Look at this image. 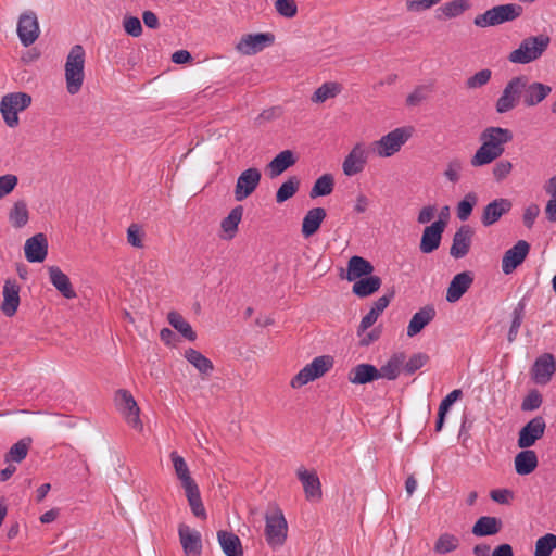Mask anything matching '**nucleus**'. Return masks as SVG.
Returning a JSON list of instances; mask_svg holds the SVG:
<instances>
[{"label":"nucleus","mask_w":556,"mask_h":556,"mask_svg":"<svg viewBox=\"0 0 556 556\" xmlns=\"http://www.w3.org/2000/svg\"><path fill=\"white\" fill-rule=\"evenodd\" d=\"M513 138V132L508 128L494 126L485 128L480 135L482 144L471 157V165L478 167L492 163L504 153L505 144Z\"/></svg>","instance_id":"1"},{"label":"nucleus","mask_w":556,"mask_h":556,"mask_svg":"<svg viewBox=\"0 0 556 556\" xmlns=\"http://www.w3.org/2000/svg\"><path fill=\"white\" fill-rule=\"evenodd\" d=\"M549 42L551 38L547 35L527 37L509 53L508 61L522 65L534 62L547 50Z\"/></svg>","instance_id":"2"},{"label":"nucleus","mask_w":556,"mask_h":556,"mask_svg":"<svg viewBox=\"0 0 556 556\" xmlns=\"http://www.w3.org/2000/svg\"><path fill=\"white\" fill-rule=\"evenodd\" d=\"M85 49L80 45L72 47L65 63L67 91L76 94L84 83Z\"/></svg>","instance_id":"3"},{"label":"nucleus","mask_w":556,"mask_h":556,"mask_svg":"<svg viewBox=\"0 0 556 556\" xmlns=\"http://www.w3.org/2000/svg\"><path fill=\"white\" fill-rule=\"evenodd\" d=\"M523 9L516 3L500 4L486 10L475 17L473 24L477 27L485 28L496 26L505 22H511L521 16Z\"/></svg>","instance_id":"4"},{"label":"nucleus","mask_w":556,"mask_h":556,"mask_svg":"<svg viewBox=\"0 0 556 556\" xmlns=\"http://www.w3.org/2000/svg\"><path fill=\"white\" fill-rule=\"evenodd\" d=\"M413 135L412 127H397L371 143V151L379 157H390L401 150Z\"/></svg>","instance_id":"5"},{"label":"nucleus","mask_w":556,"mask_h":556,"mask_svg":"<svg viewBox=\"0 0 556 556\" xmlns=\"http://www.w3.org/2000/svg\"><path fill=\"white\" fill-rule=\"evenodd\" d=\"M31 104V97L26 92H11L1 98L0 112L4 123L10 128L18 125V112L26 110Z\"/></svg>","instance_id":"6"},{"label":"nucleus","mask_w":556,"mask_h":556,"mask_svg":"<svg viewBox=\"0 0 556 556\" xmlns=\"http://www.w3.org/2000/svg\"><path fill=\"white\" fill-rule=\"evenodd\" d=\"M265 539L267 544L273 549L281 547L287 540L288 533V523L281 509L276 507L268 511L265 516Z\"/></svg>","instance_id":"7"},{"label":"nucleus","mask_w":556,"mask_h":556,"mask_svg":"<svg viewBox=\"0 0 556 556\" xmlns=\"http://www.w3.org/2000/svg\"><path fill=\"white\" fill-rule=\"evenodd\" d=\"M333 366V358L329 355H321L315 357L309 364L304 366L292 379L290 386L293 389L302 388L303 386L312 382L326 372Z\"/></svg>","instance_id":"8"},{"label":"nucleus","mask_w":556,"mask_h":556,"mask_svg":"<svg viewBox=\"0 0 556 556\" xmlns=\"http://www.w3.org/2000/svg\"><path fill=\"white\" fill-rule=\"evenodd\" d=\"M523 75L513 77L504 87L502 94L496 100L495 110L498 114H505L514 110L522 101Z\"/></svg>","instance_id":"9"},{"label":"nucleus","mask_w":556,"mask_h":556,"mask_svg":"<svg viewBox=\"0 0 556 556\" xmlns=\"http://www.w3.org/2000/svg\"><path fill=\"white\" fill-rule=\"evenodd\" d=\"M115 405L131 428L138 431L142 430L143 425L139 417L140 408L129 391L119 389L115 394Z\"/></svg>","instance_id":"10"},{"label":"nucleus","mask_w":556,"mask_h":556,"mask_svg":"<svg viewBox=\"0 0 556 556\" xmlns=\"http://www.w3.org/2000/svg\"><path fill=\"white\" fill-rule=\"evenodd\" d=\"M370 149L364 142H357L342 163V170L345 176L352 177L364 170Z\"/></svg>","instance_id":"11"},{"label":"nucleus","mask_w":556,"mask_h":556,"mask_svg":"<svg viewBox=\"0 0 556 556\" xmlns=\"http://www.w3.org/2000/svg\"><path fill=\"white\" fill-rule=\"evenodd\" d=\"M275 36L271 33L248 34L241 37L236 45V50L243 55H253L274 43Z\"/></svg>","instance_id":"12"},{"label":"nucleus","mask_w":556,"mask_h":556,"mask_svg":"<svg viewBox=\"0 0 556 556\" xmlns=\"http://www.w3.org/2000/svg\"><path fill=\"white\" fill-rule=\"evenodd\" d=\"M546 429L545 419L542 416H536L528 421L519 431L518 446L520 448H529L544 435Z\"/></svg>","instance_id":"13"},{"label":"nucleus","mask_w":556,"mask_h":556,"mask_svg":"<svg viewBox=\"0 0 556 556\" xmlns=\"http://www.w3.org/2000/svg\"><path fill=\"white\" fill-rule=\"evenodd\" d=\"M40 29L35 12L28 11L21 14L17 23V35L24 47H29L39 37Z\"/></svg>","instance_id":"14"},{"label":"nucleus","mask_w":556,"mask_h":556,"mask_svg":"<svg viewBox=\"0 0 556 556\" xmlns=\"http://www.w3.org/2000/svg\"><path fill=\"white\" fill-rule=\"evenodd\" d=\"M261 178L262 174L255 167L243 170L237 179L235 199L240 202L251 195L258 187Z\"/></svg>","instance_id":"15"},{"label":"nucleus","mask_w":556,"mask_h":556,"mask_svg":"<svg viewBox=\"0 0 556 556\" xmlns=\"http://www.w3.org/2000/svg\"><path fill=\"white\" fill-rule=\"evenodd\" d=\"M556 371V359L552 353H543L533 363L531 378L538 384H546Z\"/></svg>","instance_id":"16"},{"label":"nucleus","mask_w":556,"mask_h":556,"mask_svg":"<svg viewBox=\"0 0 556 556\" xmlns=\"http://www.w3.org/2000/svg\"><path fill=\"white\" fill-rule=\"evenodd\" d=\"M552 92V87L543 83H529V78L523 75L522 103L531 108L540 104Z\"/></svg>","instance_id":"17"},{"label":"nucleus","mask_w":556,"mask_h":556,"mask_svg":"<svg viewBox=\"0 0 556 556\" xmlns=\"http://www.w3.org/2000/svg\"><path fill=\"white\" fill-rule=\"evenodd\" d=\"M530 251V244L519 240L513 248L508 249L502 258V270L504 274H511L526 260Z\"/></svg>","instance_id":"18"},{"label":"nucleus","mask_w":556,"mask_h":556,"mask_svg":"<svg viewBox=\"0 0 556 556\" xmlns=\"http://www.w3.org/2000/svg\"><path fill=\"white\" fill-rule=\"evenodd\" d=\"M296 476L303 485L306 500L309 502H319L323 497V491L317 473L304 467H300L296 470Z\"/></svg>","instance_id":"19"},{"label":"nucleus","mask_w":556,"mask_h":556,"mask_svg":"<svg viewBox=\"0 0 556 556\" xmlns=\"http://www.w3.org/2000/svg\"><path fill=\"white\" fill-rule=\"evenodd\" d=\"M513 207V203L509 199L497 198L486 204L481 215V224L484 227H490L501 219V217L507 214Z\"/></svg>","instance_id":"20"},{"label":"nucleus","mask_w":556,"mask_h":556,"mask_svg":"<svg viewBox=\"0 0 556 556\" xmlns=\"http://www.w3.org/2000/svg\"><path fill=\"white\" fill-rule=\"evenodd\" d=\"M180 544L186 556H200L202 553V539L198 530L191 529L187 525L178 527Z\"/></svg>","instance_id":"21"},{"label":"nucleus","mask_w":556,"mask_h":556,"mask_svg":"<svg viewBox=\"0 0 556 556\" xmlns=\"http://www.w3.org/2000/svg\"><path fill=\"white\" fill-rule=\"evenodd\" d=\"M444 228L445 222L439 219L424 229L419 245L422 253H431L440 247Z\"/></svg>","instance_id":"22"},{"label":"nucleus","mask_w":556,"mask_h":556,"mask_svg":"<svg viewBox=\"0 0 556 556\" xmlns=\"http://www.w3.org/2000/svg\"><path fill=\"white\" fill-rule=\"evenodd\" d=\"M472 236V228L469 225H462L454 233L450 254L457 260L465 257L470 250Z\"/></svg>","instance_id":"23"},{"label":"nucleus","mask_w":556,"mask_h":556,"mask_svg":"<svg viewBox=\"0 0 556 556\" xmlns=\"http://www.w3.org/2000/svg\"><path fill=\"white\" fill-rule=\"evenodd\" d=\"M25 257L30 263L43 262L48 254V241L43 233L28 238L24 245Z\"/></svg>","instance_id":"24"},{"label":"nucleus","mask_w":556,"mask_h":556,"mask_svg":"<svg viewBox=\"0 0 556 556\" xmlns=\"http://www.w3.org/2000/svg\"><path fill=\"white\" fill-rule=\"evenodd\" d=\"M20 306V286L15 280H5L1 311L7 317L15 315Z\"/></svg>","instance_id":"25"},{"label":"nucleus","mask_w":556,"mask_h":556,"mask_svg":"<svg viewBox=\"0 0 556 556\" xmlns=\"http://www.w3.org/2000/svg\"><path fill=\"white\" fill-rule=\"evenodd\" d=\"M473 277L469 271H463L455 275L446 290V301L450 303L457 302L470 288Z\"/></svg>","instance_id":"26"},{"label":"nucleus","mask_w":556,"mask_h":556,"mask_svg":"<svg viewBox=\"0 0 556 556\" xmlns=\"http://www.w3.org/2000/svg\"><path fill=\"white\" fill-rule=\"evenodd\" d=\"M348 379L353 384H366L378 380V368L371 364L362 363L352 367Z\"/></svg>","instance_id":"27"},{"label":"nucleus","mask_w":556,"mask_h":556,"mask_svg":"<svg viewBox=\"0 0 556 556\" xmlns=\"http://www.w3.org/2000/svg\"><path fill=\"white\" fill-rule=\"evenodd\" d=\"M296 163V157L291 150H283L278 153L268 164L267 172L270 178L278 177L289 167Z\"/></svg>","instance_id":"28"},{"label":"nucleus","mask_w":556,"mask_h":556,"mask_svg":"<svg viewBox=\"0 0 556 556\" xmlns=\"http://www.w3.org/2000/svg\"><path fill=\"white\" fill-rule=\"evenodd\" d=\"M435 317V309L427 305L415 313L407 326V336L415 337Z\"/></svg>","instance_id":"29"},{"label":"nucleus","mask_w":556,"mask_h":556,"mask_svg":"<svg viewBox=\"0 0 556 556\" xmlns=\"http://www.w3.org/2000/svg\"><path fill=\"white\" fill-rule=\"evenodd\" d=\"M49 278L53 287L66 299L76 298L71 280L58 266L49 268Z\"/></svg>","instance_id":"30"},{"label":"nucleus","mask_w":556,"mask_h":556,"mask_svg":"<svg viewBox=\"0 0 556 556\" xmlns=\"http://www.w3.org/2000/svg\"><path fill=\"white\" fill-rule=\"evenodd\" d=\"M217 540L226 556H243L241 540L233 532L219 530Z\"/></svg>","instance_id":"31"},{"label":"nucleus","mask_w":556,"mask_h":556,"mask_svg":"<svg viewBox=\"0 0 556 556\" xmlns=\"http://www.w3.org/2000/svg\"><path fill=\"white\" fill-rule=\"evenodd\" d=\"M326 216L324 207H314L307 211L302 222V235L308 238L316 233Z\"/></svg>","instance_id":"32"},{"label":"nucleus","mask_w":556,"mask_h":556,"mask_svg":"<svg viewBox=\"0 0 556 556\" xmlns=\"http://www.w3.org/2000/svg\"><path fill=\"white\" fill-rule=\"evenodd\" d=\"M538 463L536 453L526 448L515 456V470L520 476H527L535 470Z\"/></svg>","instance_id":"33"},{"label":"nucleus","mask_w":556,"mask_h":556,"mask_svg":"<svg viewBox=\"0 0 556 556\" xmlns=\"http://www.w3.org/2000/svg\"><path fill=\"white\" fill-rule=\"evenodd\" d=\"M501 529V519L491 516H482L476 521L471 532L476 536H490L497 534Z\"/></svg>","instance_id":"34"},{"label":"nucleus","mask_w":556,"mask_h":556,"mask_svg":"<svg viewBox=\"0 0 556 556\" xmlns=\"http://www.w3.org/2000/svg\"><path fill=\"white\" fill-rule=\"evenodd\" d=\"M184 356L202 376H210L213 372L212 361L198 350L189 348L185 351Z\"/></svg>","instance_id":"35"},{"label":"nucleus","mask_w":556,"mask_h":556,"mask_svg":"<svg viewBox=\"0 0 556 556\" xmlns=\"http://www.w3.org/2000/svg\"><path fill=\"white\" fill-rule=\"evenodd\" d=\"M372 264L362 256H352L348 264V280L353 281L361 277L372 274Z\"/></svg>","instance_id":"36"},{"label":"nucleus","mask_w":556,"mask_h":556,"mask_svg":"<svg viewBox=\"0 0 556 556\" xmlns=\"http://www.w3.org/2000/svg\"><path fill=\"white\" fill-rule=\"evenodd\" d=\"M381 279L378 276H364L353 285V293L359 298H366L375 293L381 287Z\"/></svg>","instance_id":"37"},{"label":"nucleus","mask_w":556,"mask_h":556,"mask_svg":"<svg viewBox=\"0 0 556 556\" xmlns=\"http://www.w3.org/2000/svg\"><path fill=\"white\" fill-rule=\"evenodd\" d=\"M404 361V353L393 354L389 361L378 369V379L386 378L388 380H395L400 375Z\"/></svg>","instance_id":"38"},{"label":"nucleus","mask_w":556,"mask_h":556,"mask_svg":"<svg viewBox=\"0 0 556 556\" xmlns=\"http://www.w3.org/2000/svg\"><path fill=\"white\" fill-rule=\"evenodd\" d=\"M243 207L238 205L233 207L230 213L222 220L220 227L225 232L224 239H232L237 231L238 225L242 219Z\"/></svg>","instance_id":"39"},{"label":"nucleus","mask_w":556,"mask_h":556,"mask_svg":"<svg viewBox=\"0 0 556 556\" xmlns=\"http://www.w3.org/2000/svg\"><path fill=\"white\" fill-rule=\"evenodd\" d=\"M527 306V298L523 296L511 312V323L507 334L508 342H514L519 333L520 326L525 318V311Z\"/></svg>","instance_id":"40"},{"label":"nucleus","mask_w":556,"mask_h":556,"mask_svg":"<svg viewBox=\"0 0 556 556\" xmlns=\"http://www.w3.org/2000/svg\"><path fill=\"white\" fill-rule=\"evenodd\" d=\"M184 490L192 514L200 519H206L207 515L201 498L198 484L188 486Z\"/></svg>","instance_id":"41"},{"label":"nucleus","mask_w":556,"mask_h":556,"mask_svg":"<svg viewBox=\"0 0 556 556\" xmlns=\"http://www.w3.org/2000/svg\"><path fill=\"white\" fill-rule=\"evenodd\" d=\"M169 325L189 341L197 339V333L191 325L177 312H169L167 315Z\"/></svg>","instance_id":"42"},{"label":"nucleus","mask_w":556,"mask_h":556,"mask_svg":"<svg viewBox=\"0 0 556 556\" xmlns=\"http://www.w3.org/2000/svg\"><path fill=\"white\" fill-rule=\"evenodd\" d=\"M170 458L173 462V466L175 469V472L177 475V478L180 480L181 485L184 489L197 484L195 481L190 476L189 468L187 466V463L185 462L184 457L178 455L176 452H172Z\"/></svg>","instance_id":"43"},{"label":"nucleus","mask_w":556,"mask_h":556,"mask_svg":"<svg viewBox=\"0 0 556 556\" xmlns=\"http://www.w3.org/2000/svg\"><path fill=\"white\" fill-rule=\"evenodd\" d=\"M28 208L25 201L21 200L14 203L9 213V220L15 228H22L28 222Z\"/></svg>","instance_id":"44"},{"label":"nucleus","mask_w":556,"mask_h":556,"mask_svg":"<svg viewBox=\"0 0 556 556\" xmlns=\"http://www.w3.org/2000/svg\"><path fill=\"white\" fill-rule=\"evenodd\" d=\"M478 203V194L473 191H470L465 194V197L458 202L456 207V215L458 219L462 222H466L471 213L473 207Z\"/></svg>","instance_id":"45"},{"label":"nucleus","mask_w":556,"mask_h":556,"mask_svg":"<svg viewBox=\"0 0 556 556\" xmlns=\"http://www.w3.org/2000/svg\"><path fill=\"white\" fill-rule=\"evenodd\" d=\"M459 546V539L451 533L441 534L434 543L433 551L437 554L444 555L454 552Z\"/></svg>","instance_id":"46"},{"label":"nucleus","mask_w":556,"mask_h":556,"mask_svg":"<svg viewBox=\"0 0 556 556\" xmlns=\"http://www.w3.org/2000/svg\"><path fill=\"white\" fill-rule=\"evenodd\" d=\"M334 187V179L330 174H324L315 181L311 189V198L325 197L332 192Z\"/></svg>","instance_id":"47"},{"label":"nucleus","mask_w":556,"mask_h":556,"mask_svg":"<svg viewBox=\"0 0 556 556\" xmlns=\"http://www.w3.org/2000/svg\"><path fill=\"white\" fill-rule=\"evenodd\" d=\"M300 188V180L296 176L288 178L277 190L276 201L277 203H283L292 198Z\"/></svg>","instance_id":"48"},{"label":"nucleus","mask_w":556,"mask_h":556,"mask_svg":"<svg viewBox=\"0 0 556 556\" xmlns=\"http://www.w3.org/2000/svg\"><path fill=\"white\" fill-rule=\"evenodd\" d=\"M341 91V86L338 83H325L316 89L312 96V101L316 103L325 102L330 98H334Z\"/></svg>","instance_id":"49"},{"label":"nucleus","mask_w":556,"mask_h":556,"mask_svg":"<svg viewBox=\"0 0 556 556\" xmlns=\"http://www.w3.org/2000/svg\"><path fill=\"white\" fill-rule=\"evenodd\" d=\"M556 549V534L546 533L535 542L534 556H551Z\"/></svg>","instance_id":"50"},{"label":"nucleus","mask_w":556,"mask_h":556,"mask_svg":"<svg viewBox=\"0 0 556 556\" xmlns=\"http://www.w3.org/2000/svg\"><path fill=\"white\" fill-rule=\"evenodd\" d=\"M469 8L470 3L468 0H452L440 7L439 11H441L446 18H454L462 15Z\"/></svg>","instance_id":"51"},{"label":"nucleus","mask_w":556,"mask_h":556,"mask_svg":"<svg viewBox=\"0 0 556 556\" xmlns=\"http://www.w3.org/2000/svg\"><path fill=\"white\" fill-rule=\"evenodd\" d=\"M29 442L30 441L20 440L18 442L13 444L9 450L8 454L5 455V460L21 463L23 459H25L28 453Z\"/></svg>","instance_id":"52"},{"label":"nucleus","mask_w":556,"mask_h":556,"mask_svg":"<svg viewBox=\"0 0 556 556\" xmlns=\"http://www.w3.org/2000/svg\"><path fill=\"white\" fill-rule=\"evenodd\" d=\"M428 361H429V356L426 353L419 352V353H415L414 355H412L407 362L404 361V364L402 367L406 375H413L418 369L424 367Z\"/></svg>","instance_id":"53"},{"label":"nucleus","mask_w":556,"mask_h":556,"mask_svg":"<svg viewBox=\"0 0 556 556\" xmlns=\"http://www.w3.org/2000/svg\"><path fill=\"white\" fill-rule=\"evenodd\" d=\"M491 77L492 71L489 68H484L467 78V80L465 81V86L467 89H478L489 84Z\"/></svg>","instance_id":"54"},{"label":"nucleus","mask_w":556,"mask_h":556,"mask_svg":"<svg viewBox=\"0 0 556 556\" xmlns=\"http://www.w3.org/2000/svg\"><path fill=\"white\" fill-rule=\"evenodd\" d=\"M543 403V397L541 393L536 390H530L528 394L523 397L521 403V410L523 412H532L539 409Z\"/></svg>","instance_id":"55"},{"label":"nucleus","mask_w":556,"mask_h":556,"mask_svg":"<svg viewBox=\"0 0 556 556\" xmlns=\"http://www.w3.org/2000/svg\"><path fill=\"white\" fill-rule=\"evenodd\" d=\"M276 11L283 17L291 18L296 15L298 7L294 0H276Z\"/></svg>","instance_id":"56"},{"label":"nucleus","mask_w":556,"mask_h":556,"mask_svg":"<svg viewBox=\"0 0 556 556\" xmlns=\"http://www.w3.org/2000/svg\"><path fill=\"white\" fill-rule=\"evenodd\" d=\"M463 170V162L458 159L451 160L444 170V177L451 182H457Z\"/></svg>","instance_id":"57"},{"label":"nucleus","mask_w":556,"mask_h":556,"mask_svg":"<svg viewBox=\"0 0 556 556\" xmlns=\"http://www.w3.org/2000/svg\"><path fill=\"white\" fill-rule=\"evenodd\" d=\"M124 30L132 37H139L142 34V25L136 16H125L123 20Z\"/></svg>","instance_id":"58"},{"label":"nucleus","mask_w":556,"mask_h":556,"mask_svg":"<svg viewBox=\"0 0 556 556\" xmlns=\"http://www.w3.org/2000/svg\"><path fill=\"white\" fill-rule=\"evenodd\" d=\"M18 179L13 174L0 176V199L11 193L17 186Z\"/></svg>","instance_id":"59"},{"label":"nucleus","mask_w":556,"mask_h":556,"mask_svg":"<svg viewBox=\"0 0 556 556\" xmlns=\"http://www.w3.org/2000/svg\"><path fill=\"white\" fill-rule=\"evenodd\" d=\"M511 169V162L507 160H502L494 165L493 177L496 181H502L510 174Z\"/></svg>","instance_id":"60"},{"label":"nucleus","mask_w":556,"mask_h":556,"mask_svg":"<svg viewBox=\"0 0 556 556\" xmlns=\"http://www.w3.org/2000/svg\"><path fill=\"white\" fill-rule=\"evenodd\" d=\"M442 0H406V9L408 12H421L438 4Z\"/></svg>","instance_id":"61"},{"label":"nucleus","mask_w":556,"mask_h":556,"mask_svg":"<svg viewBox=\"0 0 556 556\" xmlns=\"http://www.w3.org/2000/svg\"><path fill=\"white\" fill-rule=\"evenodd\" d=\"M127 241L135 248H142V233L137 224H131L127 229Z\"/></svg>","instance_id":"62"},{"label":"nucleus","mask_w":556,"mask_h":556,"mask_svg":"<svg viewBox=\"0 0 556 556\" xmlns=\"http://www.w3.org/2000/svg\"><path fill=\"white\" fill-rule=\"evenodd\" d=\"M463 396V391L460 389H455L450 392L440 403L439 410L447 413L450 407Z\"/></svg>","instance_id":"63"},{"label":"nucleus","mask_w":556,"mask_h":556,"mask_svg":"<svg viewBox=\"0 0 556 556\" xmlns=\"http://www.w3.org/2000/svg\"><path fill=\"white\" fill-rule=\"evenodd\" d=\"M490 497L498 504H508L514 493L508 489H495L490 492Z\"/></svg>","instance_id":"64"}]
</instances>
